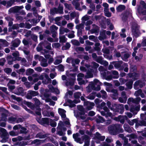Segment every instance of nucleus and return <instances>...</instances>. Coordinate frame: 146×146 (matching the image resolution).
Wrapping results in <instances>:
<instances>
[{
    "mask_svg": "<svg viewBox=\"0 0 146 146\" xmlns=\"http://www.w3.org/2000/svg\"><path fill=\"white\" fill-rule=\"evenodd\" d=\"M122 126L121 125L118 124L110 125L108 127L109 133L111 135H115L119 133H123L124 130Z\"/></svg>",
    "mask_w": 146,
    "mask_h": 146,
    "instance_id": "obj_1",
    "label": "nucleus"
},
{
    "mask_svg": "<svg viewBox=\"0 0 146 146\" xmlns=\"http://www.w3.org/2000/svg\"><path fill=\"white\" fill-rule=\"evenodd\" d=\"M111 110L115 112H119L122 114L124 112V105L122 104L112 103Z\"/></svg>",
    "mask_w": 146,
    "mask_h": 146,
    "instance_id": "obj_2",
    "label": "nucleus"
},
{
    "mask_svg": "<svg viewBox=\"0 0 146 146\" xmlns=\"http://www.w3.org/2000/svg\"><path fill=\"white\" fill-rule=\"evenodd\" d=\"M80 99L82 101H84V106H86V109L88 110H90L92 109L95 106L94 103L91 102L89 101H85V99L82 96H81Z\"/></svg>",
    "mask_w": 146,
    "mask_h": 146,
    "instance_id": "obj_3",
    "label": "nucleus"
},
{
    "mask_svg": "<svg viewBox=\"0 0 146 146\" xmlns=\"http://www.w3.org/2000/svg\"><path fill=\"white\" fill-rule=\"evenodd\" d=\"M1 134V137L2 139L0 141L2 143H5L8 141L9 136L8 133L4 128H1L0 130Z\"/></svg>",
    "mask_w": 146,
    "mask_h": 146,
    "instance_id": "obj_4",
    "label": "nucleus"
},
{
    "mask_svg": "<svg viewBox=\"0 0 146 146\" xmlns=\"http://www.w3.org/2000/svg\"><path fill=\"white\" fill-rule=\"evenodd\" d=\"M133 36L134 38H137L140 36L141 33L137 25L133 26L132 28Z\"/></svg>",
    "mask_w": 146,
    "mask_h": 146,
    "instance_id": "obj_5",
    "label": "nucleus"
},
{
    "mask_svg": "<svg viewBox=\"0 0 146 146\" xmlns=\"http://www.w3.org/2000/svg\"><path fill=\"white\" fill-rule=\"evenodd\" d=\"M41 116H40V117L36 118V120L38 123L42 125H49L50 118L44 117L41 119Z\"/></svg>",
    "mask_w": 146,
    "mask_h": 146,
    "instance_id": "obj_6",
    "label": "nucleus"
},
{
    "mask_svg": "<svg viewBox=\"0 0 146 146\" xmlns=\"http://www.w3.org/2000/svg\"><path fill=\"white\" fill-rule=\"evenodd\" d=\"M123 62L121 61H113L111 63L113 64L114 67L117 69H118L119 70H123L124 67L123 65H121Z\"/></svg>",
    "mask_w": 146,
    "mask_h": 146,
    "instance_id": "obj_7",
    "label": "nucleus"
},
{
    "mask_svg": "<svg viewBox=\"0 0 146 146\" xmlns=\"http://www.w3.org/2000/svg\"><path fill=\"white\" fill-rule=\"evenodd\" d=\"M14 93L17 95H20L23 96L26 95V92H24V90L23 87H19L14 91Z\"/></svg>",
    "mask_w": 146,
    "mask_h": 146,
    "instance_id": "obj_8",
    "label": "nucleus"
},
{
    "mask_svg": "<svg viewBox=\"0 0 146 146\" xmlns=\"http://www.w3.org/2000/svg\"><path fill=\"white\" fill-rule=\"evenodd\" d=\"M82 140H85L84 146H89L90 138L87 135H85L82 137Z\"/></svg>",
    "mask_w": 146,
    "mask_h": 146,
    "instance_id": "obj_9",
    "label": "nucleus"
},
{
    "mask_svg": "<svg viewBox=\"0 0 146 146\" xmlns=\"http://www.w3.org/2000/svg\"><path fill=\"white\" fill-rule=\"evenodd\" d=\"M66 102L63 104V106H69L70 108H72L76 106V105L73 103V101L70 99L65 100Z\"/></svg>",
    "mask_w": 146,
    "mask_h": 146,
    "instance_id": "obj_10",
    "label": "nucleus"
},
{
    "mask_svg": "<svg viewBox=\"0 0 146 146\" xmlns=\"http://www.w3.org/2000/svg\"><path fill=\"white\" fill-rule=\"evenodd\" d=\"M95 60L98 63L102 65H108V62L106 60H103V57L102 56H98L96 60Z\"/></svg>",
    "mask_w": 146,
    "mask_h": 146,
    "instance_id": "obj_11",
    "label": "nucleus"
},
{
    "mask_svg": "<svg viewBox=\"0 0 146 146\" xmlns=\"http://www.w3.org/2000/svg\"><path fill=\"white\" fill-rule=\"evenodd\" d=\"M125 119L124 117L121 115H119L117 117H115L114 118V120L117 121H120L122 124L124 123Z\"/></svg>",
    "mask_w": 146,
    "mask_h": 146,
    "instance_id": "obj_12",
    "label": "nucleus"
},
{
    "mask_svg": "<svg viewBox=\"0 0 146 146\" xmlns=\"http://www.w3.org/2000/svg\"><path fill=\"white\" fill-rule=\"evenodd\" d=\"M66 112V111L60 108L58 109V113L61 116L62 118H65L66 117V115L65 114Z\"/></svg>",
    "mask_w": 146,
    "mask_h": 146,
    "instance_id": "obj_13",
    "label": "nucleus"
},
{
    "mask_svg": "<svg viewBox=\"0 0 146 146\" xmlns=\"http://www.w3.org/2000/svg\"><path fill=\"white\" fill-rule=\"evenodd\" d=\"M95 120L97 123H103L105 121L104 119L99 114L96 115Z\"/></svg>",
    "mask_w": 146,
    "mask_h": 146,
    "instance_id": "obj_14",
    "label": "nucleus"
},
{
    "mask_svg": "<svg viewBox=\"0 0 146 146\" xmlns=\"http://www.w3.org/2000/svg\"><path fill=\"white\" fill-rule=\"evenodd\" d=\"M141 98L139 97H137L135 99L132 98H129L128 100L132 102L133 103L136 104H138L140 102Z\"/></svg>",
    "mask_w": 146,
    "mask_h": 146,
    "instance_id": "obj_15",
    "label": "nucleus"
},
{
    "mask_svg": "<svg viewBox=\"0 0 146 146\" xmlns=\"http://www.w3.org/2000/svg\"><path fill=\"white\" fill-rule=\"evenodd\" d=\"M133 80L131 79H129L126 83V86L128 89L131 90L133 87Z\"/></svg>",
    "mask_w": 146,
    "mask_h": 146,
    "instance_id": "obj_16",
    "label": "nucleus"
},
{
    "mask_svg": "<svg viewBox=\"0 0 146 146\" xmlns=\"http://www.w3.org/2000/svg\"><path fill=\"white\" fill-rule=\"evenodd\" d=\"M21 42L20 40L18 38H16L13 42L12 46L15 48L17 47L20 44Z\"/></svg>",
    "mask_w": 146,
    "mask_h": 146,
    "instance_id": "obj_17",
    "label": "nucleus"
},
{
    "mask_svg": "<svg viewBox=\"0 0 146 146\" xmlns=\"http://www.w3.org/2000/svg\"><path fill=\"white\" fill-rule=\"evenodd\" d=\"M48 88L52 92H55L57 94L60 93L59 90L57 88H54L52 85H50L48 86Z\"/></svg>",
    "mask_w": 146,
    "mask_h": 146,
    "instance_id": "obj_18",
    "label": "nucleus"
},
{
    "mask_svg": "<svg viewBox=\"0 0 146 146\" xmlns=\"http://www.w3.org/2000/svg\"><path fill=\"white\" fill-rule=\"evenodd\" d=\"M48 88L52 92H55L57 94L60 93L59 90L57 88H54L52 85H50L48 86Z\"/></svg>",
    "mask_w": 146,
    "mask_h": 146,
    "instance_id": "obj_19",
    "label": "nucleus"
},
{
    "mask_svg": "<svg viewBox=\"0 0 146 146\" xmlns=\"http://www.w3.org/2000/svg\"><path fill=\"white\" fill-rule=\"evenodd\" d=\"M94 82H92L91 85V87H92L93 89L94 88V86L102 84V83L96 79H94Z\"/></svg>",
    "mask_w": 146,
    "mask_h": 146,
    "instance_id": "obj_20",
    "label": "nucleus"
},
{
    "mask_svg": "<svg viewBox=\"0 0 146 146\" xmlns=\"http://www.w3.org/2000/svg\"><path fill=\"white\" fill-rule=\"evenodd\" d=\"M0 45L3 47H7L8 46L9 43L5 40L2 39H0Z\"/></svg>",
    "mask_w": 146,
    "mask_h": 146,
    "instance_id": "obj_21",
    "label": "nucleus"
},
{
    "mask_svg": "<svg viewBox=\"0 0 146 146\" xmlns=\"http://www.w3.org/2000/svg\"><path fill=\"white\" fill-rule=\"evenodd\" d=\"M8 11L9 13H18V11L17 7V6L11 8L9 9Z\"/></svg>",
    "mask_w": 146,
    "mask_h": 146,
    "instance_id": "obj_22",
    "label": "nucleus"
},
{
    "mask_svg": "<svg viewBox=\"0 0 146 146\" xmlns=\"http://www.w3.org/2000/svg\"><path fill=\"white\" fill-rule=\"evenodd\" d=\"M125 9V7L124 5H120L116 8V10L118 12H121L124 10Z\"/></svg>",
    "mask_w": 146,
    "mask_h": 146,
    "instance_id": "obj_23",
    "label": "nucleus"
},
{
    "mask_svg": "<svg viewBox=\"0 0 146 146\" xmlns=\"http://www.w3.org/2000/svg\"><path fill=\"white\" fill-rule=\"evenodd\" d=\"M51 44L50 43L48 42L47 41L43 43L44 47L46 49L49 50H51Z\"/></svg>",
    "mask_w": 146,
    "mask_h": 146,
    "instance_id": "obj_24",
    "label": "nucleus"
},
{
    "mask_svg": "<svg viewBox=\"0 0 146 146\" xmlns=\"http://www.w3.org/2000/svg\"><path fill=\"white\" fill-rule=\"evenodd\" d=\"M75 79L71 78L69 80V81L66 82V84L67 85L73 86L74 84Z\"/></svg>",
    "mask_w": 146,
    "mask_h": 146,
    "instance_id": "obj_25",
    "label": "nucleus"
},
{
    "mask_svg": "<svg viewBox=\"0 0 146 146\" xmlns=\"http://www.w3.org/2000/svg\"><path fill=\"white\" fill-rule=\"evenodd\" d=\"M16 1L15 0H10L8 1L7 2V5L6 6L7 8H8L12 6L13 4L15 3Z\"/></svg>",
    "mask_w": 146,
    "mask_h": 146,
    "instance_id": "obj_26",
    "label": "nucleus"
},
{
    "mask_svg": "<svg viewBox=\"0 0 146 146\" xmlns=\"http://www.w3.org/2000/svg\"><path fill=\"white\" fill-rule=\"evenodd\" d=\"M104 12L105 15L107 17H109L111 16V13L109 12V9H104Z\"/></svg>",
    "mask_w": 146,
    "mask_h": 146,
    "instance_id": "obj_27",
    "label": "nucleus"
},
{
    "mask_svg": "<svg viewBox=\"0 0 146 146\" xmlns=\"http://www.w3.org/2000/svg\"><path fill=\"white\" fill-rule=\"evenodd\" d=\"M24 103L25 105H26L28 107L31 108H33L34 107V105L31 102H27L25 100L24 101Z\"/></svg>",
    "mask_w": 146,
    "mask_h": 146,
    "instance_id": "obj_28",
    "label": "nucleus"
},
{
    "mask_svg": "<svg viewBox=\"0 0 146 146\" xmlns=\"http://www.w3.org/2000/svg\"><path fill=\"white\" fill-rule=\"evenodd\" d=\"M128 18V15L126 13H124L123 14L122 18V20L123 22H126Z\"/></svg>",
    "mask_w": 146,
    "mask_h": 146,
    "instance_id": "obj_29",
    "label": "nucleus"
},
{
    "mask_svg": "<svg viewBox=\"0 0 146 146\" xmlns=\"http://www.w3.org/2000/svg\"><path fill=\"white\" fill-rule=\"evenodd\" d=\"M58 29V27L54 25H52L50 27V30L51 33H56V31Z\"/></svg>",
    "mask_w": 146,
    "mask_h": 146,
    "instance_id": "obj_30",
    "label": "nucleus"
},
{
    "mask_svg": "<svg viewBox=\"0 0 146 146\" xmlns=\"http://www.w3.org/2000/svg\"><path fill=\"white\" fill-rule=\"evenodd\" d=\"M29 94L31 95L32 96H35L38 95L39 93L38 91H35L33 90H29L28 91Z\"/></svg>",
    "mask_w": 146,
    "mask_h": 146,
    "instance_id": "obj_31",
    "label": "nucleus"
},
{
    "mask_svg": "<svg viewBox=\"0 0 146 146\" xmlns=\"http://www.w3.org/2000/svg\"><path fill=\"white\" fill-rule=\"evenodd\" d=\"M55 68L58 69L60 71L63 72L64 71V66L61 64H60L57 66H55Z\"/></svg>",
    "mask_w": 146,
    "mask_h": 146,
    "instance_id": "obj_32",
    "label": "nucleus"
},
{
    "mask_svg": "<svg viewBox=\"0 0 146 146\" xmlns=\"http://www.w3.org/2000/svg\"><path fill=\"white\" fill-rule=\"evenodd\" d=\"M91 71H88L87 73V75L86 77L87 78H92L93 77V74L91 72L93 71L92 69H91Z\"/></svg>",
    "mask_w": 146,
    "mask_h": 146,
    "instance_id": "obj_33",
    "label": "nucleus"
},
{
    "mask_svg": "<svg viewBox=\"0 0 146 146\" xmlns=\"http://www.w3.org/2000/svg\"><path fill=\"white\" fill-rule=\"evenodd\" d=\"M124 127L125 130L127 132L129 133H131L132 132V131L128 125H125V124L124 125Z\"/></svg>",
    "mask_w": 146,
    "mask_h": 146,
    "instance_id": "obj_34",
    "label": "nucleus"
},
{
    "mask_svg": "<svg viewBox=\"0 0 146 146\" xmlns=\"http://www.w3.org/2000/svg\"><path fill=\"white\" fill-rule=\"evenodd\" d=\"M49 125L53 127H55L56 125V123L53 120L50 118L49 121Z\"/></svg>",
    "mask_w": 146,
    "mask_h": 146,
    "instance_id": "obj_35",
    "label": "nucleus"
},
{
    "mask_svg": "<svg viewBox=\"0 0 146 146\" xmlns=\"http://www.w3.org/2000/svg\"><path fill=\"white\" fill-rule=\"evenodd\" d=\"M36 138L40 139L44 138L46 137V135H43L42 133L40 132L37 133L36 136Z\"/></svg>",
    "mask_w": 146,
    "mask_h": 146,
    "instance_id": "obj_36",
    "label": "nucleus"
},
{
    "mask_svg": "<svg viewBox=\"0 0 146 146\" xmlns=\"http://www.w3.org/2000/svg\"><path fill=\"white\" fill-rule=\"evenodd\" d=\"M7 115L5 113H3L1 114V118L0 121H6L7 117Z\"/></svg>",
    "mask_w": 146,
    "mask_h": 146,
    "instance_id": "obj_37",
    "label": "nucleus"
},
{
    "mask_svg": "<svg viewBox=\"0 0 146 146\" xmlns=\"http://www.w3.org/2000/svg\"><path fill=\"white\" fill-rule=\"evenodd\" d=\"M21 129L20 130V133H21L26 134L27 133V129L26 128L22 127L21 126L20 127Z\"/></svg>",
    "mask_w": 146,
    "mask_h": 146,
    "instance_id": "obj_38",
    "label": "nucleus"
},
{
    "mask_svg": "<svg viewBox=\"0 0 146 146\" xmlns=\"http://www.w3.org/2000/svg\"><path fill=\"white\" fill-rule=\"evenodd\" d=\"M41 109L39 107H38L36 108V110L35 111V114L39 116V117H42V115L41 112Z\"/></svg>",
    "mask_w": 146,
    "mask_h": 146,
    "instance_id": "obj_39",
    "label": "nucleus"
},
{
    "mask_svg": "<svg viewBox=\"0 0 146 146\" xmlns=\"http://www.w3.org/2000/svg\"><path fill=\"white\" fill-rule=\"evenodd\" d=\"M130 72H133L136 70L137 67L136 66L133 64L131 65L129 67Z\"/></svg>",
    "mask_w": 146,
    "mask_h": 146,
    "instance_id": "obj_40",
    "label": "nucleus"
},
{
    "mask_svg": "<svg viewBox=\"0 0 146 146\" xmlns=\"http://www.w3.org/2000/svg\"><path fill=\"white\" fill-rule=\"evenodd\" d=\"M70 44L68 42H67L66 43L65 46H63L62 47V50H67L70 47Z\"/></svg>",
    "mask_w": 146,
    "mask_h": 146,
    "instance_id": "obj_41",
    "label": "nucleus"
},
{
    "mask_svg": "<svg viewBox=\"0 0 146 146\" xmlns=\"http://www.w3.org/2000/svg\"><path fill=\"white\" fill-rule=\"evenodd\" d=\"M66 37L64 35H63L62 36L59 37V42H65L66 41Z\"/></svg>",
    "mask_w": 146,
    "mask_h": 146,
    "instance_id": "obj_42",
    "label": "nucleus"
},
{
    "mask_svg": "<svg viewBox=\"0 0 146 146\" xmlns=\"http://www.w3.org/2000/svg\"><path fill=\"white\" fill-rule=\"evenodd\" d=\"M4 71L7 74L9 75L11 72L12 70L11 68H6L4 69Z\"/></svg>",
    "mask_w": 146,
    "mask_h": 146,
    "instance_id": "obj_43",
    "label": "nucleus"
},
{
    "mask_svg": "<svg viewBox=\"0 0 146 146\" xmlns=\"http://www.w3.org/2000/svg\"><path fill=\"white\" fill-rule=\"evenodd\" d=\"M127 99L126 97H124L123 98L121 97H120L118 99L119 101L121 103H125Z\"/></svg>",
    "mask_w": 146,
    "mask_h": 146,
    "instance_id": "obj_44",
    "label": "nucleus"
},
{
    "mask_svg": "<svg viewBox=\"0 0 146 146\" xmlns=\"http://www.w3.org/2000/svg\"><path fill=\"white\" fill-rule=\"evenodd\" d=\"M81 95V93L80 92H78L74 93V98L76 99H79Z\"/></svg>",
    "mask_w": 146,
    "mask_h": 146,
    "instance_id": "obj_45",
    "label": "nucleus"
},
{
    "mask_svg": "<svg viewBox=\"0 0 146 146\" xmlns=\"http://www.w3.org/2000/svg\"><path fill=\"white\" fill-rule=\"evenodd\" d=\"M34 72V70L33 69L29 68L26 70V74L29 75L32 74Z\"/></svg>",
    "mask_w": 146,
    "mask_h": 146,
    "instance_id": "obj_46",
    "label": "nucleus"
},
{
    "mask_svg": "<svg viewBox=\"0 0 146 146\" xmlns=\"http://www.w3.org/2000/svg\"><path fill=\"white\" fill-rule=\"evenodd\" d=\"M11 98L14 100L17 101V102H20L21 99L20 97H16L15 95H12L11 96Z\"/></svg>",
    "mask_w": 146,
    "mask_h": 146,
    "instance_id": "obj_47",
    "label": "nucleus"
},
{
    "mask_svg": "<svg viewBox=\"0 0 146 146\" xmlns=\"http://www.w3.org/2000/svg\"><path fill=\"white\" fill-rule=\"evenodd\" d=\"M33 100L35 102V104L36 106L38 107H39V106L40 105V103L39 100L36 98H33Z\"/></svg>",
    "mask_w": 146,
    "mask_h": 146,
    "instance_id": "obj_48",
    "label": "nucleus"
},
{
    "mask_svg": "<svg viewBox=\"0 0 146 146\" xmlns=\"http://www.w3.org/2000/svg\"><path fill=\"white\" fill-rule=\"evenodd\" d=\"M138 10L139 12H141V14L144 15H146V10L142 11V9L140 6L138 7Z\"/></svg>",
    "mask_w": 146,
    "mask_h": 146,
    "instance_id": "obj_49",
    "label": "nucleus"
},
{
    "mask_svg": "<svg viewBox=\"0 0 146 146\" xmlns=\"http://www.w3.org/2000/svg\"><path fill=\"white\" fill-rule=\"evenodd\" d=\"M118 94H111L110 96L113 100H116L118 97Z\"/></svg>",
    "mask_w": 146,
    "mask_h": 146,
    "instance_id": "obj_50",
    "label": "nucleus"
},
{
    "mask_svg": "<svg viewBox=\"0 0 146 146\" xmlns=\"http://www.w3.org/2000/svg\"><path fill=\"white\" fill-rule=\"evenodd\" d=\"M123 66L124 67V70L125 72H127L128 71V66L127 63H124Z\"/></svg>",
    "mask_w": 146,
    "mask_h": 146,
    "instance_id": "obj_51",
    "label": "nucleus"
},
{
    "mask_svg": "<svg viewBox=\"0 0 146 146\" xmlns=\"http://www.w3.org/2000/svg\"><path fill=\"white\" fill-rule=\"evenodd\" d=\"M114 53H115V55H114V56H115L119 58L121 56V54L120 52H117L116 50L115 49L113 52Z\"/></svg>",
    "mask_w": 146,
    "mask_h": 146,
    "instance_id": "obj_52",
    "label": "nucleus"
},
{
    "mask_svg": "<svg viewBox=\"0 0 146 146\" xmlns=\"http://www.w3.org/2000/svg\"><path fill=\"white\" fill-rule=\"evenodd\" d=\"M16 119V118L15 117H11L8 118V121L9 123H12V122H14L15 121Z\"/></svg>",
    "mask_w": 146,
    "mask_h": 146,
    "instance_id": "obj_53",
    "label": "nucleus"
},
{
    "mask_svg": "<svg viewBox=\"0 0 146 146\" xmlns=\"http://www.w3.org/2000/svg\"><path fill=\"white\" fill-rule=\"evenodd\" d=\"M100 92L102 94H103L102 97V98H106L107 97V94L106 92L104 90H101Z\"/></svg>",
    "mask_w": 146,
    "mask_h": 146,
    "instance_id": "obj_54",
    "label": "nucleus"
},
{
    "mask_svg": "<svg viewBox=\"0 0 146 146\" xmlns=\"http://www.w3.org/2000/svg\"><path fill=\"white\" fill-rule=\"evenodd\" d=\"M60 5H59L58 7V12L60 14H63V7L62 6H60Z\"/></svg>",
    "mask_w": 146,
    "mask_h": 146,
    "instance_id": "obj_55",
    "label": "nucleus"
},
{
    "mask_svg": "<svg viewBox=\"0 0 146 146\" xmlns=\"http://www.w3.org/2000/svg\"><path fill=\"white\" fill-rule=\"evenodd\" d=\"M101 84H98L97 85V86L96 87H95V86H94V88H93V89L92 88V87H91L92 90H95L96 91H99L101 89V88L100 87V85Z\"/></svg>",
    "mask_w": 146,
    "mask_h": 146,
    "instance_id": "obj_56",
    "label": "nucleus"
},
{
    "mask_svg": "<svg viewBox=\"0 0 146 146\" xmlns=\"http://www.w3.org/2000/svg\"><path fill=\"white\" fill-rule=\"evenodd\" d=\"M141 82V80H138L135 82L134 84V88L135 89V88L139 86V83Z\"/></svg>",
    "mask_w": 146,
    "mask_h": 146,
    "instance_id": "obj_57",
    "label": "nucleus"
},
{
    "mask_svg": "<svg viewBox=\"0 0 146 146\" xmlns=\"http://www.w3.org/2000/svg\"><path fill=\"white\" fill-rule=\"evenodd\" d=\"M6 62L5 58H2L0 59V66H3Z\"/></svg>",
    "mask_w": 146,
    "mask_h": 146,
    "instance_id": "obj_58",
    "label": "nucleus"
},
{
    "mask_svg": "<svg viewBox=\"0 0 146 146\" xmlns=\"http://www.w3.org/2000/svg\"><path fill=\"white\" fill-rule=\"evenodd\" d=\"M106 103L104 102H102L100 105H98L97 106V108L100 109H102V108H103L105 106Z\"/></svg>",
    "mask_w": 146,
    "mask_h": 146,
    "instance_id": "obj_59",
    "label": "nucleus"
},
{
    "mask_svg": "<svg viewBox=\"0 0 146 146\" xmlns=\"http://www.w3.org/2000/svg\"><path fill=\"white\" fill-rule=\"evenodd\" d=\"M93 66L92 68L94 69H96L99 66V64L95 62H93Z\"/></svg>",
    "mask_w": 146,
    "mask_h": 146,
    "instance_id": "obj_60",
    "label": "nucleus"
},
{
    "mask_svg": "<svg viewBox=\"0 0 146 146\" xmlns=\"http://www.w3.org/2000/svg\"><path fill=\"white\" fill-rule=\"evenodd\" d=\"M7 86H8V90L11 91L14 90L15 88V86L14 85L8 86V84Z\"/></svg>",
    "mask_w": 146,
    "mask_h": 146,
    "instance_id": "obj_61",
    "label": "nucleus"
},
{
    "mask_svg": "<svg viewBox=\"0 0 146 146\" xmlns=\"http://www.w3.org/2000/svg\"><path fill=\"white\" fill-rule=\"evenodd\" d=\"M7 88L5 87H0V90L5 93L6 94H8V92L7 91Z\"/></svg>",
    "mask_w": 146,
    "mask_h": 146,
    "instance_id": "obj_62",
    "label": "nucleus"
},
{
    "mask_svg": "<svg viewBox=\"0 0 146 146\" xmlns=\"http://www.w3.org/2000/svg\"><path fill=\"white\" fill-rule=\"evenodd\" d=\"M140 123H138V125L140 126H146V121L144 120H142L140 122Z\"/></svg>",
    "mask_w": 146,
    "mask_h": 146,
    "instance_id": "obj_63",
    "label": "nucleus"
},
{
    "mask_svg": "<svg viewBox=\"0 0 146 146\" xmlns=\"http://www.w3.org/2000/svg\"><path fill=\"white\" fill-rule=\"evenodd\" d=\"M140 4L145 9H146V3L143 1H140Z\"/></svg>",
    "mask_w": 146,
    "mask_h": 146,
    "instance_id": "obj_64",
    "label": "nucleus"
}]
</instances>
